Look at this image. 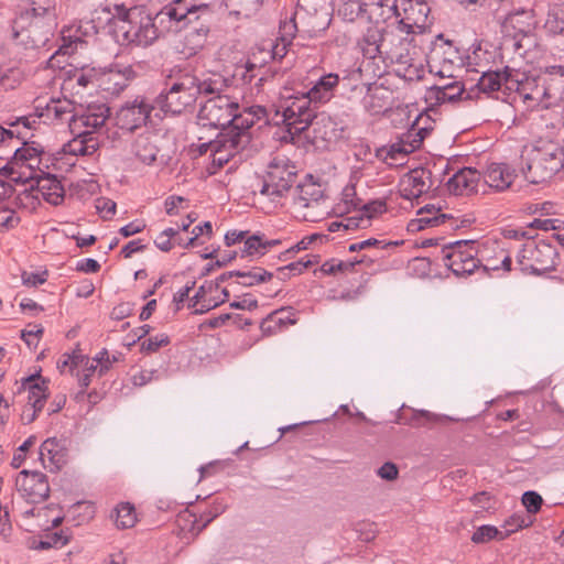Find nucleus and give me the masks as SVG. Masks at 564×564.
<instances>
[{
  "instance_id": "nucleus-1",
  "label": "nucleus",
  "mask_w": 564,
  "mask_h": 564,
  "mask_svg": "<svg viewBox=\"0 0 564 564\" xmlns=\"http://www.w3.org/2000/svg\"><path fill=\"white\" fill-rule=\"evenodd\" d=\"M227 88V79L221 76H214L199 82L191 73L174 68L167 76L164 88L158 95L155 101L158 106H172L173 104L192 106L200 96L206 98L205 101H200V106L215 99L224 100L225 102L221 106H239L237 101H231L228 96L224 95Z\"/></svg>"
},
{
  "instance_id": "nucleus-2",
  "label": "nucleus",
  "mask_w": 564,
  "mask_h": 564,
  "mask_svg": "<svg viewBox=\"0 0 564 564\" xmlns=\"http://www.w3.org/2000/svg\"><path fill=\"white\" fill-rule=\"evenodd\" d=\"M57 28L55 0H31L12 22L13 37L32 48L45 46Z\"/></svg>"
},
{
  "instance_id": "nucleus-3",
  "label": "nucleus",
  "mask_w": 564,
  "mask_h": 564,
  "mask_svg": "<svg viewBox=\"0 0 564 564\" xmlns=\"http://www.w3.org/2000/svg\"><path fill=\"white\" fill-rule=\"evenodd\" d=\"M269 123L283 126L293 138L311 129L312 138L330 142L340 135L341 128L326 113L315 115L313 108H269Z\"/></svg>"
},
{
  "instance_id": "nucleus-4",
  "label": "nucleus",
  "mask_w": 564,
  "mask_h": 564,
  "mask_svg": "<svg viewBox=\"0 0 564 564\" xmlns=\"http://www.w3.org/2000/svg\"><path fill=\"white\" fill-rule=\"evenodd\" d=\"M115 13L108 21L109 31L120 45L150 46L159 37L154 19L145 11L115 6Z\"/></svg>"
},
{
  "instance_id": "nucleus-5",
  "label": "nucleus",
  "mask_w": 564,
  "mask_h": 564,
  "mask_svg": "<svg viewBox=\"0 0 564 564\" xmlns=\"http://www.w3.org/2000/svg\"><path fill=\"white\" fill-rule=\"evenodd\" d=\"M221 109L199 108L197 124L221 129L220 133H230L248 130L260 120L269 123V108H229L231 111L224 120L215 115L216 110Z\"/></svg>"
},
{
  "instance_id": "nucleus-6",
  "label": "nucleus",
  "mask_w": 564,
  "mask_h": 564,
  "mask_svg": "<svg viewBox=\"0 0 564 564\" xmlns=\"http://www.w3.org/2000/svg\"><path fill=\"white\" fill-rule=\"evenodd\" d=\"M545 97H551L550 88L540 85L538 78L506 67L502 102L510 106L517 102H539Z\"/></svg>"
},
{
  "instance_id": "nucleus-7",
  "label": "nucleus",
  "mask_w": 564,
  "mask_h": 564,
  "mask_svg": "<svg viewBox=\"0 0 564 564\" xmlns=\"http://www.w3.org/2000/svg\"><path fill=\"white\" fill-rule=\"evenodd\" d=\"M562 167L560 147L549 143L531 152L527 166L522 167V174L530 183L540 184L552 178Z\"/></svg>"
},
{
  "instance_id": "nucleus-8",
  "label": "nucleus",
  "mask_w": 564,
  "mask_h": 564,
  "mask_svg": "<svg viewBox=\"0 0 564 564\" xmlns=\"http://www.w3.org/2000/svg\"><path fill=\"white\" fill-rule=\"evenodd\" d=\"M558 253L556 248L545 241H530L520 250L517 263L523 273L542 274L556 268Z\"/></svg>"
},
{
  "instance_id": "nucleus-9",
  "label": "nucleus",
  "mask_w": 564,
  "mask_h": 564,
  "mask_svg": "<svg viewBox=\"0 0 564 564\" xmlns=\"http://www.w3.org/2000/svg\"><path fill=\"white\" fill-rule=\"evenodd\" d=\"M426 63L431 73L446 78L455 77V70L464 66L458 47L452 41L445 40L443 34H438L432 43Z\"/></svg>"
},
{
  "instance_id": "nucleus-10",
  "label": "nucleus",
  "mask_w": 564,
  "mask_h": 564,
  "mask_svg": "<svg viewBox=\"0 0 564 564\" xmlns=\"http://www.w3.org/2000/svg\"><path fill=\"white\" fill-rule=\"evenodd\" d=\"M296 167L285 155H275L268 164L260 193L274 199L288 192L295 182Z\"/></svg>"
},
{
  "instance_id": "nucleus-11",
  "label": "nucleus",
  "mask_w": 564,
  "mask_h": 564,
  "mask_svg": "<svg viewBox=\"0 0 564 564\" xmlns=\"http://www.w3.org/2000/svg\"><path fill=\"white\" fill-rule=\"evenodd\" d=\"M442 260L456 276L469 275L480 268L477 248L473 241H457L443 248Z\"/></svg>"
},
{
  "instance_id": "nucleus-12",
  "label": "nucleus",
  "mask_w": 564,
  "mask_h": 564,
  "mask_svg": "<svg viewBox=\"0 0 564 564\" xmlns=\"http://www.w3.org/2000/svg\"><path fill=\"white\" fill-rule=\"evenodd\" d=\"M97 68L89 65L74 66L69 65L68 69L63 72V83L61 85V94L63 99L69 106H83L75 99V95H79L82 90L93 87L95 88Z\"/></svg>"
},
{
  "instance_id": "nucleus-13",
  "label": "nucleus",
  "mask_w": 564,
  "mask_h": 564,
  "mask_svg": "<svg viewBox=\"0 0 564 564\" xmlns=\"http://www.w3.org/2000/svg\"><path fill=\"white\" fill-rule=\"evenodd\" d=\"M193 0H171L153 18L167 31L178 30L198 20V10Z\"/></svg>"
},
{
  "instance_id": "nucleus-14",
  "label": "nucleus",
  "mask_w": 564,
  "mask_h": 564,
  "mask_svg": "<svg viewBox=\"0 0 564 564\" xmlns=\"http://www.w3.org/2000/svg\"><path fill=\"white\" fill-rule=\"evenodd\" d=\"M44 147L35 141H24L20 148H17L13 156L8 162L7 167L13 173H19L25 178L36 176V171H41L42 155Z\"/></svg>"
},
{
  "instance_id": "nucleus-15",
  "label": "nucleus",
  "mask_w": 564,
  "mask_h": 564,
  "mask_svg": "<svg viewBox=\"0 0 564 564\" xmlns=\"http://www.w3.org/2000/svg\"><path fill=\"white\" fill-rule=\"evenodd\" d=\"M446 226L449 229L457 227L454 216L435 204H427L416 212V217L408 224V231L419 232L427 228Z\"/></svg>"
},
{
  "instance_id": "nucleus-16",
  "label": "nucleus",
  "mask_w": 564,
  "mask_h": 564,
  "mask_svg": "<svg viewBox=\"0 0 564 564\" xmlns=\"http://www.w3.org/2000/svg\"><path fill=\"white\" fill-rule=\"evenodd\" d=\"M404 17L399 21L398 29L405 34H420L432 24L429 3L400 0Z\"/></svg>"
},
{
  "instance_id": "nucleus-17",
  "label": "nucleus",
  "mask_w": 564,
  "mask_h": 564,
  "mask_svg": "<svg viewBox=\"0 0 564 564\" xmlns=\"http://www.w3.org/2000/svg\"><path fill=\"white\" fill-rule=\"evenodd\" d=\"M248 142L247 130L219 133L217 140L208 144L212 150L213 164L217 167L224 166Z\"/></svg>"
},
{
  "instance_id": "nucleus-18",
  "label": "nucleus",
  "mask_w": 564,
  "mask_h": 564,
  "mask_svg": "<svg viewBox=\"0 0 564 564\" xmlns=\"http://www.w3.org/2000/svg\"><path fill=\"white\" fill-rule=\"evenodd\" d=\"M64 121L68 122L72 133L89 134L101 128L106 120L112 116L111 108H79Z\"/></svg>"
},
{
  "instance_id": "nucleus-19",
  "label": "nucleus",
  "mask_w": 564,
  "mask_h": 564,
  "mask_svg": "<svg viewBox=\"0 0 564 564\" xmlns=\"http://www.w3.org/2000/svg\"><path fill=\"white\" fill-rule=\"evenodd\" d=\"M15 486L21 496L32 503L43 502L50 495L47 477L40 471H20Z\"/></svg>"
},
{
  "instance_id": "nucleus-20",
  "label": "nucleus",
  "mask_w": 564,
  "mask_h": 564,
  "mask_svg": "<svg viewBox=\"0 0 564 564\" xmlns=\"http://www.w3.org/2000/svg\"><path fill=\"white\" fill-rule=\"evenodd\" d=\"M421 145L422 139H413L403 134L397 142L377 149L376 158L391 167L401 166L405 163L408 155Z\"/></svg>"
},
{
  "instance_id": "nucleus-21",
  "label": "nucleus",
  "mask_w": 564,
  "mask_h": 564,
  "mask_svg": "<svg viewBox=\"0 0 564 564\" xmlns=\"http://www.w3.org/2000/svg\"><path fill=\"white\" fill-rule=\"evenodd\" d=\"M432 173L424 167H417L405 173L399 182L400 195L405 199L419 198L432 187Z\"/></svg>"
},
{
  "instance_id": "nucleus-22",
  "label": "nucleus",
  "mask_w": 564,
  "mask_h": 564,
  "mask_svg": "<svg viewBox=\"0 0 564 564\" xmlns=\"http://www.w3.org/2000/svg\"><path fill=\"white\" fill-rule=\"evenodd\" d=\"M339 76L336 73L323 75L311 89L301 91V96H295L296 100H305L303 106L311 104H327L335 96L339 85Z\"/></svg>"
},
{
  "instance_id": "nucleus-23",
  "label": "nucleus",
  "mask_w": 564,
  "mask_h": 564,
  "mask_svg": "<svg viewBox=\"0 0 564 564\" xmlns=\"http://www.w3.org/2000/svg\"><path fill=\"white\" fill-rule=\"evenodd\" d=\"M484 183L495 192L501 193L511 187L517 172L506 163L491 162L481 172Z\"/></svg>"
},
{
  "instance_id": "nucleus-24",
  "label": "nucleus",
  "mask_w": 564,
  "mask_h": 564,
  "mask_svg": "<svg viewBox=\"0 0 564 564\" xmlns=\"http://www.w3.org/2000/svg\"><path fill=\"white\" fill-rule=\"evenodd\" d=\"M128 86V77L124 73L112 68H97L95 89L107 99L118 96Z\"/></svg>"
},
{
  "instance_id": "nucleus-25",
  "label": "nucleus",
  "mask_w": 564,
  "mask_h": 564,
  "mask_svg": "<svg viewBox=\"0 0 564 564\" xmlns=\"http://www.w3.org/2000/svg\"><path fill=\"white\" fill-rule=\"evenodd\" d=\"M42 466L50 471L59 470L67 462V451L56 437L45 440L39 451Z\"/></svg>"
},
{
  "instance_id": "nucleus-26",
  "label": "nucleus",
  "mask_w": 564,
  "mask_h": 564,
  "mask_svg": "<svg viewBox=\"0 0 564 564\" xmlns=\"http://www.w3.org/2000/svg\"><path fill=\"white\" fill-rule=\"evenodd\" d=\"M481 180L482 175L479 171L464 167L447 181V188L455 195H469L478 192Z\"/></svg>"
},
{
  "instance_id": "nucleus-27",
  "label": "nucleus",
  "mask_w": 564,
  "mask_h": 564,
  "mask_svg": "<svg viewBox=\"0 0 564 564\" xmlns=\"http://www.w3.org/2000/svg\"><path fill=\"white\" fill-rule=\"evenodd\" d=\"M295 18L316 30L324 23L327 15L325 0H297Z\"/></svg>"
},
{
  "instance_id": "nucleus-28",
  "label": "nucleus",
  "mask_w": 564,
  "mask_h": 564,
  "mask_svg": "<svg viewBox=\"0 0 564 564\" xmlns=\"http://www.w3.org/2000/svg\"><path fill=\"white\" fill-rule=\"evenodd\" d=\"M72 111L66 108H35L33 113L17 119L24 128L37 130L41 124H57L64 121V117Z\"/></svg>"
},
{
  "instance_id": "nucleus-29",
  "label": "nucleus",
  "mask_w": 564,
  "mask_h": 564,
  "mask_svg": "<svg viewBox=\"0 0 564 564\" xmlns=\"http://www.w3.org/2000/svg\"><path fill=\"white\" fill-rule=\"evenodd\" d=\"M22 388L29 392L28 404L43 409L48 395V381L40 375H32L22 379Z\"/></svg>"
},
{
  "instance_id": "nucleus-30",
  "label": "nucleus",
  "mask_w": 564,
  "mask_h": 564,
  "mask_svg": "<svg viewBox=\"0 0 564 564\" xmlns=\"http://www.w3.org/2000/svg\"><path fill=\"white\" fill-rule=\"evenodd\" d=\"M154 108H117L115 113L116 124L127 131H133L144 124L150 110Z\"/></svg>"
},
{
  "instance_id": "nucleus-31",
  "label": "nucleus",
  "mask_w": 564,
  "mask_h": 564,
  "mask_svg": "<svg viewBox=\"0 0 564 564\" xmlns=\"http://www.w3.org/2000/svg\"><path fill=\"white\" fill-rule=\"evenodd\" d=\"M214 291H218V282L207 281L200 285L196 294L191 299L189 306L195 308V313H206L224 303V297L207 296L208 293Z\"/></svg>"
},
{
  "instance_id": "nucleus-32",
  "label": "nucleus",
  "mask_w": 564,
  "mask_h": 564,
  "mask_svg": "<svg viewBox=\"0 0 564 564\" xmlns=\"http://www.w3.org/2000/svg\"><path fill=\"white\" fill-rule=\"evenodd\" d=\"M534 23V13L532 9L518 7L510 9L503 20L506 28H511L517 33L527 34L531 31Z\"/></svg>"
},
{
  "instance_id": "nucleus-33",
  "label": "nucleus",
  "mask_w": 564,
  "mask_h": 564,
  "mask_svg": "<svg viewBox=\"0 0 564 564\" xmlns=\"http://www.w3.org/2000/svg\"><path fill=\"white\" fill-rule=\"evenodd\" d=\"M243 246L240 249L242 257L259 258L267 253V251L281 243L279 239H267L263 234H254L246 236L242 241Z\"/></svg>"
},
{
  "instance_id": "nucleus-34",
  "label": "nucleus",
  "mask_w": 564,
  "mask_h": 564,
  "mask_svg": "<svg viewBox=\"0 0 564 564\" xmlns=\"http://www.w3.org/2000/svg\"><path fill=\"white\" fill-rule=\"evenodd\" d=\"M294 313L291 308H280L270 313L260 324L264 335H273L290 325L295 324Z\"/></svg>"
},
{
  "instance_id": "nucleus-35",
  "label": "nucleus",
  "mask_w": 564,
  "mask_h": 564,
  "mask_svg": "<svg viewBox=\"0 0 564 564\" xmlns=\"http://www.w3.org/2000/svg\"><path fill=\"white\" fill-rule=\"evenodd\" d=\"M74 138L63 147L65 154L74 156L93 155L99 148L97 138L89 134L73 133Z\"/></svg>"
},
{
  "instance_id": "nucleus-36",
  "label": "nucleus",
  "mask_w": 564,
  "mask_h": 564,
  "mask_svg": "<svg viewBox=\"0 0 564 564\" xmlns=\"http://www.w3.org/2000/svg\"><path fill=\"white\" fill-rule=\"evenodd\" d=\"M438 108H424L416 115L415 120L411 123L410 129L404 133L409 138H420L422 141L433 130L435 120L431 113L436 115Z\"/></svg>"
},
{
  "instance_id": "nucleus-37",
  "label": "nucleus",
  "mask_w": 564,
  "mask_h": 564,
  "mask_svg": "<svg viewBox=\"0 0 564 564\" xmlns=\"http://www.w3.org/2000/svg\"><path fill=\"white\" fill-rule=\"evenodd\" d=\"M360 9L370 15H378L382 19L400 17L397 0H361Z\"/></svg>"
},
{
  "instance_id": "nucleus-38",
  "label": "nucleus",
  "mask_w": 564,
  "mask_h": 564,
  "mask_svg": "<svg viewBox=\"0 0 564 564\" xmlns=\"http://www.w3.org/2000/svg\"><path fill=\"white\" fill-rule=\"evenodd\" d=\"M37 191L43 199L52 205H58L64 198V188L55 176H44L37 181Z\"/></svg>"
},
{
  "instance_id": "nucleus-39",
  "label": "nucleus",
  "mask_w": 564,
  "mask_h": 564,
  "mask_svg": "<svg viewBox=\"0 0 564 564\" xmlns=\"http://www.w3.org/2000/svg\"><path fill=\"white\" fill-rule=\"evenodd\" d=\"M505 74L506 69L502 73L485 72L477 83L479 91L487 95L496 93L495 98L501 100L505 89Z\"/></svg>"
},
{
  "instance_id": "nucleus-40",
  "label": "nucleus",
  "mask_w": 564,
  "mask_h": 564,
  "mask_svg": "<svg viewBox=\"0 0 564 564\" xmlns=\"http://www.w3.org/2000/svg\"><path fill=\"white\" fill-rule=\"evenodd\" d=\"M295 210L304 220L315 223L322 220L326 215H328L330 207L327 203V197L324 194L319 199H313L305 206L296 207Z\"/></svg>"
},
{
  "instance_id": "nucleus-41",
  "label": "nucleus",
  "mask_w": 564,
  "mask_h": 564,
  "mask_svg": "<svg viewBox=\"0 0 564 564\" xmlns=\"http://www.w3.org/2000/svg\"><path fill=\"white\" fill-rule=\"evenodd\" d=\"M80 26H67L62 30V44L56 55H72L78 48H83L86 45V41L83 39Z\"/></svg>"
},
{
  "instance_id": "nucleus-42",
  "label": "nucleus",
  "mask_w": 564,
  "mask_h": 564,
  "mask_svg": "<svg viewBox=\"0 0 564 564\" xmlns=\"http://www.w3.org/2000/svg\"><path fill=\"white\" fill-rule=\"evenodd\" d=\"M382 35L379 30L369 28L362 37L358 41V46L362 55L367 58H376L381 54Z\"/></svg>"
},
{
  "instance_id": "nucleus-43",
  "label": "nucleus",
  "mask_w": 564,
  "mask_h": 564,
  "mask_svg": "<svg viewBox=\"0 0 564 564\" xmlns=\"http://www.w3.org/2000/svg\"><path fill=\"white\" fill-rule=\"evenodd\" d=\"M544 30L553 35L564 32V3H553L549 6L546 18L543 25Z\"/></svg>"
},
{
  "instance_id": "nucleus-44",
  "label": "nucleus",
  "mask_w": 564,
  "mask_h": 564,
  "mask_svg": "<svg viewBox=\"0 0 564 564\" xmlns=\"http://www.w3.org/2000/svg\"><path fill=\"white\" fill-rule=\"evenodd\" d=\"M324 189L321 184L313 182H305L296 187V195L294 197V207L305 206L313 199H319L324 195Z\"/></svg>"
},
{
  "instance_id": "nucleus-45",
  "label": "nucleus",
  "mask_w": 564,
  "mask_h": 564,
  "mask_svg": "<svg viewBox=\"0 0 564 564\" xmlns=\"http://www.w3.org/2000/svg\"><path fill=\"white\" fill-rule=\"evenodd\" d=\"M231 276H237L240 279L238 283L241 285L252 286L254 284L271 280L272 273L265 271L262 268H253L249 271H235L227 273V279Z\"/></svg>"
},
{
  "instance_id": "nucleus-46",
  "label": "nucleus",
  "mask_w": 564,
  "mask_h": 564,
  "mask_svg": "<svg viewBox=\"0 0 564 564\" xmlns=\"http://www.w3.org/2000/svg\"><path fill=\"white\" fill-rule=\"evenodd\" d=\"M137 522L134 507L129 502H121L115 509V523L119 529L132 528Z\"/></svg>"
},
{
  "instance_id": "nucleus-47",
  "label": "nucleus",
  "mask_w": 564,
  "mask_h": 564,
  "mask_svg": "<svg viewBox=\"0 0 564 564\" xmlns=\"http://www.w3.org/2000/svg\"><path fill=\"white\" fill-rule=\"evenodd\" d=\"M463 93V86L456 82L444 87H437L435 90L436 102L431 104L430 106H441L445 102H455L460 99Z\"/></svg>"
},
{
  "instance_id": "nucleus-48",
  "label": "nucleus",
  "mask_w": 564,
  "mask_h": 564,
  "mask_svg": "<svg viewBox=\"0 0 564 564\" xmlns=\"http://www.w3.org/2000/svg\"><path fill=\"white\" fill-rule=\"evenodd\" d=\"M508 538V533H502L495 525H480L471 535V541L476 544L487 543L491 540L502 541Z\"/></svg>"
},
{
  "instance_id": "nucleus-49",
  "label": "nucleus",
  "mask_w": 564,
  "mask_h": 564,
  "mask_svg": "<svg viewBox=\"0 0 564 564\" xmlns=\"http://www.w3.org/2000/svg\"><path fill=\"white\" fill-rule=\"evenodd\" d=\"M511 257L505 249H499L497 252L496 259H488L487 262L482 265L484 271L489 270H500L508 272L511 270Z\"/></svg>"
},
{
  "instance_id": "nucleus-50",
  "label": "nucleus",
  "mask_w": 564,
  "mask_h": 564,
  "mask_svg": "<svg viewBox=\"0 0 564 564\" xmlns=\"http://www.w3.org/2000/svg\"><path fill=\"white\" fill-rule=\"evenodd\" d=\"M176 524L182 531L193 533L194 535L200 533L197 532V528L202 525V521H199L194 513L187 510L178 513Z\"/></svg>"
},
{
  "instance_id": "nucleus-51",
  "label": "nucleus",
  "mask_w": 564,
  "mask_h": 564,
  "mask_svg": "<svg viewBox=\"0 0 564 564\" xmlns=\"http://www.w3.org/2000/svg\"><path fill=\"white\" fill-rule=\"evenodd\" d=\"M170 343V337L166 334H159L142 340L140 350L141 352L153 354L160 348L167 346Z\"/></svg>"
},
{
  "instance_id": "nucleus-52",
  "label": "nucleus",
  "mask_w": 564,
  "mask_h": 564,
  "mask_svg": "<svg viewBox=\"0 0 564 564\" xmlns=\"http://www.w3.org/2000/svg\"><path fill=\"white\" fill-rule=\"evenodd\" d=\"M226 507L227 506L223 500H214L210 508L200 514L199 521H202V525L197 528V532H202L208 525V523H210L215 518H217L226 510Z\"/></svg>"
},
{
  "instance_id": "nucleus-53",
  "label": "nucleus",
  "mask_w": 564,
  "mask_h": 564,
  "mask_svg": "<svg viewBox=\"0 0 564 564\" xmlns=\"http://www.w3.org/2000/svg\"><path fill=\"white\" fill-rule=\"evenodd\" d=\"M532 524V521H527L522 513H514L505 520L502 533H508V536L523 528H528Z\"/></svg>"
},
{
  "instance_id": "nucleus-54",
  "label": "nucleus",
  "mask_w": 564,
  "mask_h": 564,
  "mask_svg": "<svg viewBox=\"0 0 564 564\" xmlns=\"http://www.w3.org/2000/svg\"><path fill=\"white\" fill-rule=\"evenodd\" d=\"M354 267H355L354 262H345L341 260L332 259V260L325 261L322 264L321 271H322V273H324L326 275H332V274H336L338 272H344V271L350 270Z\"/></svg>"
},
{
  "instance_id": "nucleus-55",
  "label": "nucleus",
  "mask_w": 564,
  "mask_h": 564,
  "mask_svg": "<svg viewBox=\"0 0 564 564\" xmlns=\"http://www.w3.org/2000/svg\"><path fill=\"white\" fill-rule=\"evenodd\" d=\"M521 500L527 511L531 514L538 513L543 503L542 497L535 491L524 492Z\"/></svg>"
},
{
  "instance_id": "nucleus-56",
  "label": "nucleus",
  "mask_w": 564,
  "mask_h": 564,
  "mask_svg": "<svg viewBox=\"0 0 564 564\" xmlns=\"http://www.w3.org/2000/svg\"><path fill=\"white\" fill-rule=\"evenodd\" d=\"M118 360V357L112 356L110 358L109 352L107 350H102L91 360V364L97 366L99 376H102L109 370L111 365Z\"/></svg>"
},
{
  "instance_id": "nucleus-57",
  "label": "nucleus",
  "mask_w": 564,
  "mask_h": 564,
  "mask_svg": "<svg viewBox=\"0 0 564 564\" xmlns=\"http://www.w3.org/2000/svg\"><path fill=\"white\" fill-rule=\"evenodd\" d=\"M563 221L555 218H546V219H540L535 218L533 219L529 225L528 228L530 229H536V230H557L561 228Z\"/></svg>"
},
{
  "instance_id": "nucleus-58",
  "label": "nucleus",
  "mask_w": 564,
  "mask_h": 564,
  "mask_svg": "<svg viewBox=\"0 0 564 564\" xmlns=\"http://www.w3.org/2000/svg\"><path fill=\"white\" fill-rule=\"evenodd\" d=\"M470 502L482 511L494 508V497L488 491H480L469 498Z\"/></svg>"
},
{
  "instance_id": "nucleus-59",
  "label": "nucleus",
  "mask_w": 564,
  "mask_h": 564,
  "mask_svg": "<svg viewBox=\"0 0 564 564\" xmlns=\"http://www.w3.org/2000/svg\"><path fill=\"white\" fill-rule=\"evenodd\" d=\"M43 334V327L41 325H28L25 329L22 330L21 337L26 343L29 347L36 346L37 341Z\"/></svg>"
},
{
  "instance_id": "nucleus-60",
  "label": "nucleus",
  "mask_w": 564,
  "mask_h": 564,
  "mask_svg": "<svg viewBox=\"0 0 564 564\" xmlns=\"http://www.w3.org/2000/svg\"><path fill=\"white\" fill-rule=\"evenodd\" d=\"M230 307L236 310L251 311L258 307V301L252 294L247 293L242 296H238L237 300L232 301L230 303Z\"/></svg>"
},
{
  "instance_id": "nucleus-61",
  "label": "nucleus",
  "mask_w": 564,
  "mask_h": 564,
  "mask_svg": "<svg viewBox=\"0 0 564 564\" xmlns=\"http://www.w3.org/2000/svg\"><path fill=\"white\" fill-rule=\"evenodd\" d=\"M295 13L289 21H284L280 24V33L283 42H291L297 31Z\"/></svg>"
},
{
  "instance_id": "nucleus-62",
  "label": "nucleus",
  "mask_w": 564,
  "mask_h": 564,
  "mask_svg": "<svg viewBox=\"0 0 564 564\" xmlns=\"http://www.w3.org/2000/svg\"><path fill=\"white\" fill-rule=\"evenodd\" d=\"M22 282L26 286H37L40 284H43L47 279V272L43 271L41 273L37 272H22Z\"/></svg>"
},
{
  "instance_id": "nucleus-63",
  "label": "nucleus",
  "mask_w": 564,
  "mask_h": 564,
  "mask_svg": "<svg viewBox=\"0 0 564 564\" xmlns=\"http://www.w3.org/2000/svg\"><path fill=\"white\" fill-rule=\"evenodd\" d=\"M317 238L316 235H312V236H308V237H305L303 238L301 241H299L296 245L290 247L289 249H286L282 256L284 257V260H288L290 259L291 257H293L296 252H300V251H303V250H306L308 248V246Z\"/></svg>"
},
{
  "instance_id": "nucleus-64",
  "label": "nucleus",
  "mask_w": 564,
  "mask_h": 564,
  "mask_svg": "<svg viewBox=\"0 0 564 564\" xmlns=\"http://www.w3.org/2000/svg\"><path fill=\"white\" fill-rule=\"evenodd\" d=\"M20 221L14 210H3L0 214V230H9L14 228Z\"/></svg>"
}]
</instances>
